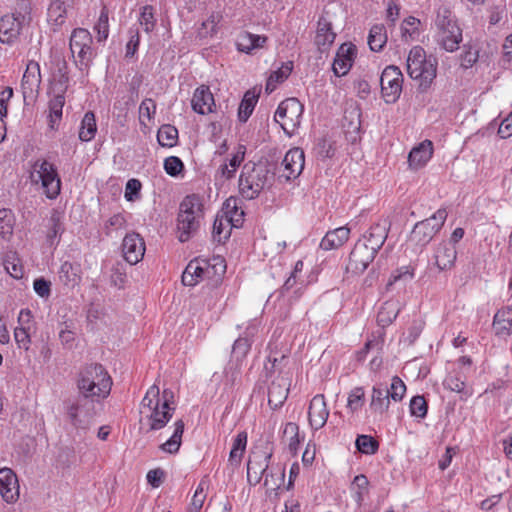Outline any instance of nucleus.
<instances>
[{
  "label": "nucleus",
  "instance_id": "f257e3e1",
  "mask_svg": "<svg viewBox=\"0 0 512 512\" xmlns=\"http://www.w3.org/2000/svg\"><path fill=\"white\" fill-rule=\"evenodd\" d=\"M275 174L274 165L268 161L245 163L238 181L240 195L246 200L256 199L264 189L273 185Z\"/></svg>",
  "mask_w": 512,
  "mask_h": 512
},
{
  "label": "nucleus",
  "instance_id": "f03ea898",
  "mask_svg": "<svg viewBox=\"0 0 512 512\" xmlns=\"http://www.w3.org/2000/svg\"><path fill=\"white\" fill-rule=\"evenodd\" d=\"M438 61L432 55H427L421 46H414L409 51L406 70L413 80H417L418 90L426 92L437 76Z\"/></svg>",
  "mask_w": 512,
  "mask_h": 512
},
{
  "label": "nucleus",
  "instance_id": "7ed1b4c3",
  "mask_svg": "<svg viewBox=\"0 0 512 512\" xmlns=\"http://www.w3.org/2000/svg\"><path fill=\"white\" fill-rule=\"evenodd\" d=\"M77 387L79 393L99 401L110 394L112 379L101 364L93 363L81 369Z\"/></svg>",
  "mask_w": 512,
  "mask_h": 512
},
{
  "label": "nucleus",
  "instance_id": "20e7f679",
  "mask_svg": "<svg viewBox=\"0 0 512 512\" xmlns=\"http://www.w3.org/2000/svg\"><path fill=\"white\" fill-rule=\"evenodd\" d=\"M202 208V199L197 194L187 195L180 203L177 217L180 242L188 241L197 232Z\"/></svg>",
  "mask_w": 512,
  "mask_h": 512
},
{
  "label": "nucleus",
  "instance_id": "39448f33",
  "mask_svg": "<svg viewBox=\"0 0 512 512\" xmlns=\"http://www.w3.org/2000/svg\"><path fill=\"white\" fill-rule=\"evenodd\" d=\"M93 38L90 32L84 28H76L70 37V51L74 57V63L83 75H87L95 56L92 49Z\"/></svg>",
  "mask_w": 512,
  "mask_h": 512
},
{
  "label": "nucleus",
  "instance_id": "423d86ee",
  "mask_svg": "<svg viewBox=\"0 0 512 512\" xmlns=\"http://www.w3.org/2000/svg\"><path fill=\"white\" fill-rule=\"evenodd\" d=\"M446 218V210L439 209L431 217L417 222L412 229L409 241L421 248L425 247L441 230Z\"/></svg>",
  "mask_w": 512,
  "mask_h": 512
},
{
  "label": "nucleus",
  "instance_id": "0eeeda50",
  "mask_svg": "<svg viewBox=\"0 0 512 512\" xmlns=\"http://www.w3.org/2000/svg\"><path fill=\"white\" fill-rule=\"evenodd\" d=\"M303 111L304 107L297 98H287L279 104L274 118L287 135H292L300 126Z\"/></svg>",
  "mask_w": 512,
  "mask_h": 512
},
{
  "label": "nucleus",
  "instance_id": "6e6552de",
  "mask_svg": "<svg viewBox=\"0 0 512 512\" xmlns=\"http://www.w3.org/2000/svg\"><path fill=\"white\" fill-rule=\"evenodd\" d=\"M95 399L79 393L74 400L65 402L69 422L77 429H86L92 417Z\"/></svg>",
  "mask_w": 512,
  "mask_h": 512
},
{
  "label": "nucleus",
  "instance_id": "1a4fd4ad",
  "mask_svg": "<svg viewBox=\"0 0 512 512\" xmlns=\"http://www.w3.org/2000/svg\"><path fill=\"white\" fill-rule=\"evenodd\" d=\"M403 74L398 66H387L380 77L381 94L386 103H395L402 92Z\"/></svg>",
  "mask_w": 512,
  "mask_h": 512
},
{
  "label": "nucleus",
  "instance_id": "9d476101",
  "mask_svg": "<svg viewBox=\"0 0 512 512\" xmlns=\"http://www.w3.org/2000/svg\"><path fill=\"white\" fill-rule=\"evenodd\" d=\"M33 168L41 181L45 195L49 199L56 198L60 193L61 180L55 165L47 160H37Z\"/></svg>",
  "mask_w": 512,
  "mask_h": 512
},
{
  "label": "nucleus",
  "instance_id": "9b49d317",
  "mask_svg": "<svg viewBox=\"0 0 512 512\" xmlns=\"http://www.w3.org/2000/svg\"><path fill=\"white\" fill-rule=\"evenodd\" d=\"M175 410L174 393L170 389H164L162 392V403L156 404L149 415L150 429H162L172 418Z\"/></svg>",
  "mask_w": 512,
  "mask_h": 512
},
{
  "label": "nucleus",
  "instance_id": "f8f14e48",
  "mask_svg": "<svg viewBox=\"0 0 512 512\" xmlns=\"http://www.w3.org/2000/svg\"><path fill=\"white\" fill-rule=\"evenodd\" d=\"M376 253L367 248L366 242L357 241L346 265V272L353 275L363 273L375 258Z\"/></svg>",
  "mask_w": 512,
  "mask_h": 512
},
{
  "label": "nucleus",
  "instance_id": "ddd939ff",
  "mask_svg": "<svg viewBox=\"0 0 512 512\" xmlns=\"http://www.w3.org/2000/svg\"><path fill=\"white\" fill-rule=\"evenodd\" d=\"M305 164L304 151L301 148L295 147L290 149L284 156L281 163L283 170H279L278 179L289 181L296 179L303 171Z\"/></svg>",
  "mask_w": 512,
  "mask_h": 512
},
{
  "label": "nucleus",
  "instance_id": "4468645a",
  "mask_svg": "<svg viewBox=\"0 0 512 512\" xmlns=\"http://www.w3.org/2000/svg\"><path fill=\"white\" fill-rule=\"evenodd\" d=\"M122 252L125 260L131 265L141 261L145 253V242L140 234H127L122 242Z\"/></svg>",
  "mask_w": 512,
  "mask_h": 512
},
{
  "label": "nucleus",
  "instance_id": "2eb2a0df",
  "mask_svg": "<svg viewBox=\"0 0 512 512\" xmlns=\"http://www.w3.org/2000/svg\"><path fill=\"white\" fill-rule=\"evenodd\" d=\"M41 84L40 65L38 62L31 60L27 63L26 70L21 81L23 97L32 98L38 94Z\"/></svg>",
  "mask_w": 512,
  "mask_h": 512
},
{
  "label": "nucleus",
  "instance_id": "dca6fc26",
  "mask_svg": "<svg viewBox=\"0 0 512 512\" xmlns=\"http://www.w3.org/2000/svg\"><path fill=\"white\" fill-rule=\"evenodd\" d=\"M0 494L7 503L19 498V483L16 474L10 468L0 469Z\"/></svg>",
  "mask_w": 512,
  "mask_h": 512
},
{
  "label": "nucleus",
  "instance_id": "f3484780",
  "mask_svg": "<svg viewBox=\"0 0 512 512\" xmlns=\"http://www.w3.org/2000/svg\"><path fill=\"white\" fill-rule=\"evenodd\" d=\"M329 411L327 409L324 395H315L309 405L308 418L310 426L315 429H321L327 422Z\"/></svg>",
  "mask_w": 512,
  "mask_h": 512
},
{
  "label": "nucleus",
  "instance_id": "a211bd4d",
  "mask_svg": "<svg viewBox=\"0 0 512 512\" xmlns=\"http://www.w3.org/2000/svg\"><path fill=\"white\" fill-rule=\"evenodd\" d=\"M355 53L356 47L351 43H344L338 48L332 65L333 72L336 76H344L349 72L353 64Z\"/></svg>",
  "mask_w": 512,
  "mask_h": 512
},
{
  "label": "nucleus",
  "instance_id": "6ab92c4d",
  "mask_svg": "<svg viewBox=\"0 0 512 512\" xmlns=\"http://www.w3.org/2000/svg\"><path fill=\"white\" fill-rule=\"evenodd\" d=\"M25 26L16 16L12 14L4 15L0 19V41L6 44H13L18 40Z\"/></svg>",
  "mask_w": 512,
  "mask_h": 512
},
{
  "label": "nucleus",
  "instance_id": "aec40b11",
  "mask_svg": "<svg viewBox=\"0 0 512 512\" xmlns=\"http://www.w3.org/2000/svg\"><path fill=\"white\" fill-rule=\"evenodd\" d=\"M289 394V382L284 377H277L268 388V404L276 410L286 401Z\"/></svg>",
  "mask_w": 512,
  "mask_h": 512
},
{
  "label": "nucleus",
  "instance_id": "412c9836",
  "mask_svg": "<svg viewBox=\"0 0 512 512\" xmlns=\"http://www.w3.org/2000/svg\"><path fill=\"white\" fill-rule=\"evenodd\" d=\"M191 106L196 113L201 115L213 112L215 101L208 86L201 85L194 91Z\"/></svg>",
  "mask_w": 512,
  "mask_h": 512
},
{
  "label": "nucleus",
  "instance_id": "4be33fe9",
  "mask_svg": "<svg viewBox=\"0 0 512 512\" xmlns=\"http://www.w3.org/2000/svg\"><path fill=\"white\" fill-rule=\"evenodd\" d=\"M336 34L332 30V23L325 16H321L317 23L315 44L320 52H325L334 43Z\"/></svg>",
  "mask_w": 512,
  "mask_h": 512
},
{
  "label": "nucleus",
  "instance_id": "5701e85b",
  "mask_svg": "<svg viewBox=\"0 0 512 512\" xmlns=\"http://www.w3.org/2000/svg\"><path fill=\"white\" fill-rule=\"evenodd\" d=\"M388 236V226L387 222L376 223L372 225L364 235V240H359L360 242H366L367 248L372 250L377 254V252L381 249L383 244L385 243Z\"/></svg>",
  "mask_w": 512,
  "mask_h": 512
},
{
  "label": "nucleus",
  "instance_id": "b1692460",
  "mask_svg": "<svg viewBox=\"0 0 512 512\" xmlns=\"http://www.w3.org/2000/svg\"><path fill=\"white\" fill-rule=\"evenodd\" d=\"M267 41L268 38L264 35L242 31L237 36L236 48L239 52L252 54L254 50L263 48Z\"/></svg>",
  "mask_w": 512,
  "mask_h": 512
},
{
  "label": "nucleus",
  "instance_id": "393cba45",
  "mask_svg": "<svg viewBox=\"0 0 512 512\" xmlns=\"http://www.w3.org/2000/svg\"><path fill=\"white\" fill-rule=\"evenodd\" d=\"M457 252L450 243L442 242L438 245L434 253V264L439 271L450 269L454 266Z\"/></svg>",
  "mask_w": 512,
  "mask_h": 512
},
{
  "label": "nucleus",
  "instance_id": "a878e982",
  "mask_svg": "<svg viewBox=\"0 0 512 512\" xmlns=\"http://www.w3.org/2000/svg\"><path fill=\"white\" fill-rule=\"evenodd\" d=\"M433 154V144L430 140H425L414 147L408 155L409 166L413 169H419L426 165Z\"/></svg>",
  "mask_w": 512,
  "mask_h": 512
},
{
  "label": "nucleus",
  "instance_id": "bb28decb",
  "mask_svg": "<svg viewBox=\"0 0 512 512\" xmlns=\"http://www.w3.org/2000/svg\"><path fill=\"white\" fill-rule=\"evenodd\" d=\"M58 275L60 282L64 286L74 288L80 284L82 279L81 266L78 263L65 261L61 264Z\"/></svg>",
  "mask_w": 512,
  "mask_h": 512
},
{
  "label": "nucleus",
  "instance_id": "cd10ccee",
  "mask_svg": "<svg viewBox=\"0 0 512 512\" xmlns=\"http://www.w3.org/2000/svg\"><path fill=\"white\" fill-rule=\"evenodd\" d=\"M272 454H266L262 459H249L247 463V481L250 485H257L266 473Z\"/></svg>",
  "mask_w": 512,
  "mask_h": 512
},
{
  "label": "nucleus",
  "instance_id": "c85d7f7f",
  "mask_svg": "<svg viewBox=\"0 0 512 512\" xmlns=\"http://www.w3.org/2000/svg\"><path fill=\"white\" fill-rule=\"evenodd\" d=\"M349 235L350 229L347 226L328 231L321 240L320 247L324 250L339 248L349 239Z\"/></svg>",
  "mask_w": 512,
  "mask_h": 512
},
{
  "label": "nucleus",
  "instance_id": "c756f323",
  "mask_svg": "<svg viewBox=\"0 0 512 512\" xmlns=\"http://www.w3.org/2000/svg\"><path fill=\"white\" fill-rule=\"evenodd\" d=\"M439 43L448 52H454L462 41V31L459 26L439 31Z\"/></svg>",
  "mask_w": 512,
  "mask_h": 512
},
{
  "label": "nucleus",
  "instance_id": "7c9ffc66",
  "mask_svg": "<svg viewBox=\"0 0 512 512\" xmlns=\"http://www.w3.org/2000/svg\"><path fill=\"white\" fill-rule=\"evenodd\" d=\"M64 214L63 212L53 209L47 224V241L50 245L58 243L59 237L64 232L63 224Z\"/></svg>",
  "mask_w": 512,
  "mask_h": 512
},
{
  "label": "nucleus",
  "instance_id": "2f4dec72",
  "mask_svg": "<svg viewBox=\"0 0 512 512\" xmlns=\"http://www.w3.org/2000/svg\"><path fill=\"white\" fill-rule=\"evenodd\" d=\"M389 390L379 386H373L370 401V410L373 413L382 415L389 408Z\"/></svg>",
  "mask_w": 512,
  "mask_h": 512
},
{
  "label": "nucleus",
  "instance_id": "473e14b6",
  "mask_svg": "<svg viewBox=\"0 0 512 512\" xmlns=\"http://www.w3.org/2000/svg\"><path fill=\"white\" fill-rule=\"evenodd\" d=\"M493 327L497 335H510L512 328V308L505 307L498 310L494 316Z\"/></svg>",
  "mask_w": 512,
  "mask_h": 512
},
{
  "label": "nucleus",
  "instance_id": "72a5a7b5",
  "mask_svg": "<svg viewBox=\"0 0 512 512\" xmlns=\"http://www.w3.org/2000/svg\"><path fill=\"white\" fill-rule=\"evenodd\" d=\"M400 312V304L398 301L389 300L382 304L378 314L377 322L380 326L386 327L390 325Z\"/></svg>",
  "mask_w": 512,
  "mask_h": 512
},
{
  "label": "nucleus",
  "instance_id": "f704fd0d",
  "mask_svg": "<svg viewBox=\"0 0 512 512\" xmlns=\"http://www.w3.org/2000/svg\"><path fill=\"white\" fill-rule=\"evenodd\" d=\"M71 0H52L48 8V21L56 26L65 22L67 7Z\"/></svg>",
  "mask_w": 512,
  "mask_h": 512
},
{
  "label": "nucleus",
  "instance_id": "c9c22d12",
  "mask_svg": "<svg viewBox=\"0 0 512 512\" xmlns=\"http://www.w3.org/2000/svg\"><path fill=\"white\" fill-rule=\"evenodd\" d=\"M224 218L234 227H239L243 222L244 211L238 207V199L229 197L223 205Z\"/></svg>",
  "mask_w": 512,
  "mask_h": 512
},
{
  "label": "nucleus",
  "instance_id": "e433bc0d",
  "mask_svg": "<svg viewBox=\"0 0 512 512\" xmlns=\"http://www.w3.org/2000/svg\"><path fill=\"white\" fill-rule=\"evenodd\" d=\"M342 126L346 133L357 134L361 128V110L358 107H349L344 111Z\"/></svg>",
  "mask_w": 512,
  "mask_h": 512
},
{
  "label": "nucleus",
  "instance_id": "4c0bfd02",
  "mask_svg": "<svg viewBox=\"0 0 512 512\" xmlns=\"http://www.w3.org/2000/svg\"><path fill=\"white\" fill-rule=\"evenodd\" d=\"M387 32L383 24H375L368 35V45L374 52H380L387 43Z\"/></svg>",
  "mask_w": 512,
  "mask_h": 512
},
{
  "label": "nucleus",
  "instance_id": "58836bf2",
  "mask_svg": "<svg viewBox=\"0 0 512 512\" xmlns=\"http://www.w3.org/2000/svg\"><path fill=\"white\" fill-rule=\"evenodd\" d=\"M223 16L220 12H212L197 28V36L200 39L213 37L217 33L218 24Z\"/></svg>",
  "mask_w": 512,
  "mask_h": 512
},
{
  "label": "nucleus",
  "instance_id": "ea45409f",
  "mask_svg": "<svg viewBox=\"0 0 512 512\" xmlns=\"http://www.w3.org/2000/svg\"><path fill=\"white\" fill-rule=\"evenodd\" d=\"M65 88L61 89V92L55 95L50 101H49V122L50 127L54 129L55 125L61 120L62 118V110L65 104Z\"/></svg>",
  "mask_w": 512,
  "mask_h": 512
},
{
  "label": "nucleus",
  "instance_id": "a19ab883",
  "mask_svg": "<svg viewBox=\"0 0 512 512\" xmlns=\"http://www.w3.org/2000/svg\"><path fill=\"white\" fill-rule=\"evenodd\" d=\"M3 266L6 272L14 279H21L24 275L21 260L14 251H9L4 255Z\"/></svg>",
  "mask_w": 512,
  "mask_h": 512
},
{
  "label": "nucleus",
  "instance_id": "79ce46f5",
  "mask_svg": "<svg viewBox=\"0 0 512 512\" xmlns=\"http://www.w3.org/2000/svg\"><path fill=\"white\" fill-rule=\"evenodd\" d=\"M247 445V433L242 431L233 440L232 449L229 454V462L232 466H238L245 452Z\"/></svg>",
  "mask_w": 512,
  "mask_h": 512
},
{
  "label": "nucleus",
  "instance_id": "37998d69",
  "mask_svg": "<svg viewBox=\"0 0 512 512\" xmlns=\"http://www.w3.org/2000/svg\"><path fill=\"white\" fill-rule=\"evenodd\" d=\"M97 132V125L95 115L92 111H88L84 114L81 121V127L79 130V139L81 141L88 142L95 137Z\"/></svg>",
  "mask_w": 512,
  "mask_h": 512
},
{
  "label": "nucleus",
  "instance_id": "c03bdc74",
  "mask_svg": "<svg viewBox=\"0 0 512 512\" xmlns=\"http://www.w3.org/2000/svg\"><path fill=\"white\" fill-rule=\"evenodd\" d=\"M252 341L248 336L238 337L232 346L231 361L240 363L243 365V361L251 349Z\"/></svg>",
  "mask_w": 512,
  "mask_h": 512
},
{
  "label": "nucleus",
  "instance_id": "a18cd8bd",
  "mask_svg": "<svg viewBox=\"0 0 512 512\" xmlns=\"http://www.w3.org/2000/svg\"><path fill=\"white\" fill-rule=\"evenodd\" d=\"M183 432L184 422L182 420L176 421L174 424V432L172 436L160 446L161 450L170 454L178 452L181 445Z\"/></svg>",
  "mask_w": 512,
  "mask_h": 512
},
{
  "label": "nucleus",
  "instance_id": "49530a36",
  "mask_svg": "<svg viewBox=\"0 0 512 512\" xmlns=\"http://www.w3.org/2000/svg\"><path fill=\"white\" fill-rule=\"evenodd\" d=\"M351 491L358 506L364 502L365 496L369 492V480L364 474H359L354 477L351 484Z\"/></svg>",
  "mask_w": 512,
  "mask_h": 512
},
{
  "label": "nucleus",
  "instance_id": "de8ad7c7",
  "mask_svg": "<svg viewBox=\"0 0 512 512\" xmlns=\"http://www.w3.org/2000/svg\"><path fill=\"white\" fill-rule=\"evenodd\" d=\"M258 101V96L252 92L247 91L238 108V118L240 122H246L251 116Z\"/></svg>",
  "mask_w": 512,
  "mask_h": 512
},
{
  "label": "nucleus",
  "instance_id": "09e8293b",
  "mask_svg": "<svg viewBox=\"0 0 512 512\" xmlns=\"http://www.w3.org/2000/svg\"><path fill=\"white\" fill-rule=\"evenodd\" d=\"M158 143L163 147H174L178 141V130L170 124L162 125L157 133Z\"/></svg>",
  "mask_w": 512,
  "mask_h": 512
},
{
  "label": "nucleus",
  "instance_id": "8fccbe9b",
  "mask_svg": "<svg viewBox=\"0 0 512 512\" xmlns=\"http://www.w3.org/2000/svg\"><path fill=\"white\" fill-rule=\"evenodd\" d=\"M242 364L229 360L223 372L225 388H232L240 380Z\"/></svg>",
  "mask_w": 512,
  "mask_h": 512
},
{
  "label": "nucleus",
  "instance_id": "3c124183",
  "mask_svg": "<svg viewBox=\"0 0 512 512\" xmlns=\"http://www.w3.org/2000/svg\"><path fill=\"white\" fill-rule=\"evenodd\" d=\"M232 224L223 216H217L213 223V240L218 243L224 242L230 236Z\"/></svg>",
  "mask_w": 512,
  "mask_h": 512
},
{
  "label": "nucleus",
  "instance_id": "603ef678",
  "mask_svg": "<svg viewBox=\"0 0 512 512\" xmlns=\"http://www.w3.org/2000/svg\"><path fill=\"white\" fill-rule=\"evenodd\" d=\"M54 63V72L53 76L57 79L58 83L62 86V88L67 89V84L69 82L68 76V65L64 57L55 56L53 59Z\"/></svg>",
  "mask_w": 512,
  "mask_h": 512
},
{
  "label": "nucleus",
  "instance_id": "864d4df0",
  "mask_svg": "<svg viewBox=\"0 0 512 512\" xmlns=\"http://www.w3.org/2000/svg\"><path fill=\"white\" fill-rule=\"evenodd\" d=\"M435 23L439 31L450 29L452 26H458L455 16L446 6H441L437 10Z\"/></svg>",
  "mask_w": 512,
  "mask_h": 512
},
{
  "label": "nucleus",
  "instance_id": "5fc2aeb1",
  "mask_svg": "<svg viewBox=\"0 0 512 512\" xmlns=\"http://www.w3.org/2000/svg\"><path fill=\"white\" fill-rule=\"evenodd\" d=\"M355 446L361 453L372 455L378 451L379 443L370 435H358L355 441Z\"/></svg>",
  "mask_w": 512,
  "mask_h": 512
},
{
  "label": "nucleus",
  "instance_id": "6e6d98bb",
  "mask_svg": "<svg viewBox=\"0 0 512 512\" xmlns=\"http://www.w3.org/2000/svg\"><path fill=\"white\" fill-rule=\"evenodd\" d=\"M292 70H293V62L292 61L283 63L280 68H278L276 71H274L270 75V77L267 81L266 89H270L271 86H272L271 89H273L275 87V84L282 83L283 81H285L291 74Z\"/></svg>",
  "mask_w": 512,
  "mask_h": 512
},
{
  "label": "nucleus",
  "instance_id": "4d7b16f0",
  "mask_svg": "<svg viewBox=\"0 0 512 512\" xmlns=\"http://www.w3.org/2000/svg\"><path fill=\"white\" fill-rule=\"evenodd\" d=\"M138 22L146 33H151L155 29L156 18L154 8L151 5L142 7Z\"/></svg>",
  "mask_w": 512,
  "mask_h": 512
},
{
  "label": "nucleus",
  "instance_id": "13d9d810",
  "mask_svg": "<svg viewBox=\"0 0 512 512\" xmlns=\"http://www.w3.org/2000/svg\"><path fill=\"white\" fill-rule=\"evenodd\" d=\"M285 478V470L282 468H278L276 471L271 469L269 473L266 474L264 486L267 489V492L277 491L280 489L281 485L284 482Z\"/></svg>",
  "mask_w": 512,
  "mask_h": 512
},
{
  "label": "nucleus",
  "instance_id": "bf43d9fd",
  "mask_svg": "<svg viewBox=\"0 0 512 512\" xmlns=\"http://www.w3.org/2000/svg\"><path fill=\"white\" fill-rule=\"evenodd\" d=\"M14 216L9 209H0V236L3 239L13 234Z\"/></svg>",
  "mask_w": 512,
  "mask_h": 512
},
{
  "label": "nucleus",
  "instance_id": "052dcab7",
  "mask_svg": "<svg viewBox=\"0 0 512 512\" xmlns=\"http://www.w3.org/2000/svg\"><path fill=\"white\" fill-rule=\"evenodd\" d=\"M109 16L107 7H103L98 21L94 26V30L97 32V40L99 42L104 41L108 38L109 35Z\"/></svg>",
  "mask_w": 512,
  "mask_h": 512
},
{
  "label": "nucleus",
  "instance_id": "680f3d73",
  "mask_svg": "<svg viewBox=\"0 0 512 512\" xmlns=\"http://www.w3.org/2000/svg\"><path fill=\"white\" fill-rule=\"evenodd\" d=\"M421 22L418 18L409 16L404 19L401 25L402 37L414 40L420 34L419 26Z\"/></svg>",
  "mask_w": 512,
  "mask_h": 512
},
{
  "label": "nucleus",
  "instance_id": "e2e57ef3",
  "mask_svg": "<svg viewBox=\"0 0 512 512\" xmlns=\"http://www.w3.org/2000/svg\"><path fill=\"white\" fill-rule=\"evenodd\" d=\"M206 487L207 480L202 479L192 497V501L188 508V512H200L206 498V494L204 493Z\"/></svg>",
  "mask_w": 512,
  "mask_h": 512
},
{
  "label": "nucleus",
  "instance_id": "0e129e2a",
  "mask_svg": "<svg viewBox=\"0 0 512 512\" xmlns=\"http://www.w3.org/2000/svg\"><path fill=\"white\" fill-rule=\"evenodd\" d=\"M365 402V392L362 387H355L348 396L347 408L351 412L358 411Z\"/></svg>",
  "mask_w": 512,
  "mask_h": 512
},
{
  "label": "nucleus",
  "instance_id": "69168bd1",
  "mask_svg": "<svg viewBox=\"0 0 512 512\" xmlns=\"http://www.w3.org/2000/svg\"><path fill=\"white\" fill-rule=\"evenodd\" d=\"M31 10L30 0H17L15 12L12 15L16 16L25 25H28L31 21Z\"/></svg>",
  "mask_w": 512,
  "mask_h": 512
},
{
  "label": "nucleus",
  "instance_id": "338daca9",
  "mask_svg": "<svg viewBox=\"0 0 512 512\" xmlns=\"http://www.w3.org/2000/svg\"><path fill=\"white\" fill-rule=\"evenodd\" d=\"M428 411V404L421 395L414 396L410 401V413L418 418H425Z\"/></svg>",
  "mask_w": 512,
  "mask_h": 512
},
{
  "label": "nucleus",
  "instance_id": "774afa93",
  "mask_svg": "<svg viewBox=\"0 0 512 512\" xmlns=\"http://www.w3.org/2000/svg\"><path fill=\"white\" fill-rule=\"evenodd\" d=\"M161 403L162 395L160 396V389L157 385H152L142 399L141 405L152 410L156 404L160 405Z\"/></svg>",
  "mask_w": 512,
  "mask_h": 512
}]
</instances>
